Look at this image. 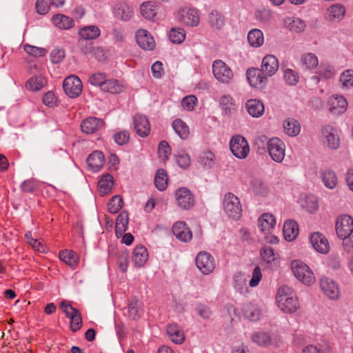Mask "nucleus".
<instances>
[{"instance_id":"f257e3e1","label":"nucleus","mask_w":353,"mask_h":353,"mask_svg":"<svg viewBox=\"0 0 353 353\" xmlns=\"http://www.w3.org/2000/svg\"><path fill=\"white\" fill-rule=\"evenodd\" d=\"M278 307L285 313L292 314L299 308V302L292 289L287 285L281 286L276 294Z\"/></svg>"},{"instance_id":"f03ea898","label":"nucleus","mask_w":353,"mask_h":353,"mask_svg":"<svg viewBox=\"0 0 353 353\" xmlns=\"http://www.w3.org/2000/svg\"><path fill=\"white\" fill-rule=\"evenodd\" d=\"M291 269L294 276L307 285H311L315 282V276L309 266L300 260L291 262Z\"/></svg>"},{"instance_id":"7ed1b4c3","label":"nucleus","mask_w":353,"mask_h":353,"mask_svg":"<svg viewBox=\"0 0 353 353\" xmlns=\"http://www.w3.org/2000/svg\"><path fill=\"white\" fill-rule=\"evenodd\" d=\"M223 210L231 219H238L242 213V207L239 198L231 192L227 193L223 201Z\"/></svg>"},{"instance_id":"20e7f679","label":"nucleus","mask_w":353,"mask_h":353,"mask_svg":"<svg viewBox=\"0 0 353 353\" xmlns=\"http://www.w3.org/2000/svg\"><path fill=\"white\" fill-rule=\"evenodd\" d=\"M232 153L238 159H244L250 153V146L247 140L241 135L233 136L230 142Z\"/></svg>"},{"instance_id":"39448f33","label":"nucleus","mask_w":353,"mask_h":353,"mask_svg":"<svg viewBox=\"0 0 353 353\" xmlns=\"http://www.w3.org/2000/svg\"><path fill=\"white\" fill-rule=\"evenodd\" d=\"M65 316L70 319V328L73 332L79 330L82 326V318L80 312L70 304L61 302L60 305Z\"/></svg>"},{"instance_id":"423d86ee","label":"nucleus","mask_w":353,"mask_h":353,"mask_svg":"<svg viewBox=\"0 0 353 353\" xmlns=\"http://www.w3.org/2000/svg\"><path fill=\"white\" fill-rule=\"evenodd\" d=\"M268 151L273 161L281 163L285 156V143L279 138H272L268 142Z\"/></svg>"},{"instance_id":"0eeeda50","label":"nucleus","mask_w":353,"mask_h":353,"mask_svg":"<svg viewBox=\"0 0 353 353\" xmlns=\"http://www.w3.org/2000/svg\"><path fill=\"white\" fill-rule=\"evenodd\" d=\"M212 72L214 77L223 83H229L233 77L232 70L221 60L213 62Z\"/></svg>"},{"instance_id":"6e6552de","label":"nucleus","mask_w":353,"mask_h":353,"mask_svg":"<svg viewBox=\"0 0 353 353\" xmlns=\"http://www.w3.org/2000/svg\"><path fill=\"white\" fill-rule=\"evenodd\" d=\"M65 93L70 98H77L82 92L83 84L81 79L75 75L66 77L63 83Z\"/></svg>"},{"instance_id":"1a4fd4ad","label":"nucleus","mask_w":353,"mask_h":353,"mask_svg":"<svg viewBox=\"0 0 353 353\" xmlns=\"http://www.w3.org/2000/svg\"><path fill=\"white\" fill-rule=\"evenodd\" d=\"M174 197L177 205L183 210L192 208L195 199L192 192L187 188H180L175 191Z\"/></svg>"},{"instance_id":"9d476101","label":"nucleus","mask_w":353,"mask_h":353,"mask_svg":"<svg viewBox=\"0 0 353 353\" xmlns=\"http://www.w3.org/2000/svg\"><path fill=\"white\" fill-rule=\"evenodd\" d=\"M196 265L203 274H209L215 268L214 257L207 252H200L195 259Z\"/></svg>"},{"instance_id":"9b49d317","label":"nucleus","mask_w":353,"mask_h":353,"mask_svg":"<svg viewBox=\"0 0 353 353\" xmlns=\"http://www.w3.org/2000/svg\"><path fill=\"white\" fill-rule=\"evenodd\" d=\"M133 127L138 136L145 138L149 136L151 131V125L149 119L145 115L137 114L133 117Z\"/></svg>"},{"instance_id":"f8f14e48","label":"nucleus","mask_w":353,"mask_h":353,"mask_svg":"<svg viewBox=\"0 0 353 353\" xmlns=\"http://www.w3.org/2000/svg\"><path fill=\"white\" fill-rule=\"evenodd\" d=\"M336 232L338 236L341 238H345L353 232V219L349 215H341L336 219Z\"/></svg>"},{"instance_id":"ddd939ff","label":"nucleus","mask_w":353,"mask_h":353,"mask_svg":"<svg viewBox=\"0 0 353 353\" xmlns=\"http://www.w3.org/2000/svg\"><path fill=\"white\" fill-rule=\"evenodd\" d=\"M179 19L186 26L194 27L199 25L200 17L198 11L194 8H182L179 11Z\"/></svg>"},{"instance_id":"4468645a","label":"nucleus","mask_w":353,"mask_h":353,"mask_svg":"<svg viewBox=\"0 0 353 353\" xmlns=\"http://www.w3.org/2000/svg\"><path fill=\"white\" fill-rule=\"evenodd\" d=\"M310 242L314 250L321 254H327L330 250L328 240L321 232H316L311 234Z\"/></svg>"},{"instance_id":"2eb2a0df","label":"nucleus","mask_w":353,"mask_h":353,"mask_svg":"<svg viewBox=\"0 0 353 353\" xmlns=\"http://www.w3.org/2000/svg\"><path fill=\"white\" fill-rule=\"evenodd\" d=\"M323 142L331 149H337L340 145V139L336 130L331 125H325L322 128Z\"/></svg>"},{"instance_id":"dca6fc26","label":"nucleus","mask_w":353,"mask_h":353,"mask_svg":"<svg viewBox=\"0 0 353 353\" xmlns=\"http://www.w3.org/2000/svg\"><path fill=\"white\" fill-rule=\"evenodd\" d=\"M266 74L258 68H250L247 70V79L251 86L263 88L267 80Z\"/></svg>"},{"instance_id":"f3484780","label":"nucleus","mask_w":353,"mask_h":353,"mask_svg":"<svg viewBox=\"0 0 353 353\" xmlns=\"http://www.w3.org/2000/svg\"><path fill=\"white\" fill-rule=\"evenodd\" d=\"M347 108L346 99L341 95L331 97L328 100L329 111L333 114L344 113Z\"/></svg>"},{"instance_id":"a211bd4d","label":"nucleus","mask_w":353,"mask_h":353,"mask_svg":"<svg viewBox=\"0 0 353 353\" xmlns=\"http://www.w3.org/2000/svg\"><path fill=\"white\" fill-rule=\"evenodd\" d=\"M172 232L182 242H188L192 238V232L184 221L176 222L172 226Z\"/></svg>"},{"instance_id":"6ab92c4d","label":"nucleus","mask_w":353,"mask_h":353,"mask_svg":"<svg viewBox=\"0 0 353 353\" xmlns=\"http://www.w3.org/2000/svg\"><path fill=\"white\" fill-rule=\"evenodd\" d=\"M320 288L323 292L331 299H336L339 296L338 285L332 279L325 277L320 280Z\"/></svg>"},{"instance_id":"aec40b11","label":"nucleus","mask_w":353,"mask_h":353,"mask_svg":"<svg viewBox=\"0 0 353 353\" xmlns=\"http://www.w3.org/2000/svg\"><path fill=\"white\" fill-rule=\"evenodd\" d=\"M137 44L143 50H152L155 47V42L152 35L145 30L141 29L136 33Z\"/></svg>"},{"instance_id":"412c9836","label":"nucleus","mask_w":353,"mask_h":353,"mask_svg":"<svg viewBox=\"0 0 353 353\" xmlns=\"http://www.w3.org/2000/svg\"><path fill=\"white\" fill-rule=\"evenodd\" d=\"M279 66L277 58L274 55L268 54L263 59L261 70L266 76L271 77L278 70Z\"/></svg>"},{"instance_id":"4be33fe9","label":"nucleus","mask_w":353,"mask_h":353,"mask_svg":"<svg viewBox=\"0 0 353 353\" xmlns=\"http://www.w3.org/2000/svg\"><path fill=\"white\" fill-rule=\"evenodd\" d=\"M275 217L270 213L263 214L258 219L260 230L265 234H270L276 225Z\"/></svg>"},{"instance_id":"5701e85b","label":"nucleus","mask_w":353,"mask_h":353,"mask_svg":"<svg viewBox=\"0 0 353 353\" xmlns=\"http://www.w3.org/2000/svg\"><path fill=\"white\" fill-rule=\"evenodd\" d=\"M345 14V7L340 3H335L328 7L325 12V18L330 21H341Z\"/></svg>"},{"instance_id":"b1692460","label":"nucleus","mask_w":353,"mask_h":353,"mask_svg":"<svg viewBox=\"0 0 353 353\" xmlns=\"http://www.w3.org/2000/svg\"><path fill=\"white\" fill-rule=\"evenodd\" d=\"M104 125L102 119L96 117H89L83 120L81 123V128L83 132L86 134H93Z\"/></svg>"},{"instance_id":"393cba45","label":"nucleus","mask_w":353,"mask_h":353,"mask_svg":"<svg viewBox=\"0 0 353 353\" xmlns=\"http://www.w3.org/2000/svg\"><path fill=\"white\" fill-rule=\"evenodd\" d=\"M51 21L55 27L60 30H69L74 26L73 19L63 14L53 15Z\"/></svg>"},{"instance_id":"a878e982","label":"nucleus","mask_w":353,"mask_h":353,"mask_svg":"<svg viewBox=\"0 0 353 353\" xmlns=\"http://www.w3.org/2000/svg\"><path fill=\"white\" fill-rule=\"evenodd\" d=\"M105 163V158L103 154L100 151H94L91 153L88 159L87 163L90 168L97 172L101 169Z\"/></svg>"},{"instance_id":"bb28decb","label":"nucleus","mask_w":353,"mask_h":353,"mask_svg":"<svg viewBox=\"0 0 353 353\" xmlns=\"http://www.w3.org/2000/svg\"><path fill=\"white\" fill-rule=\"evenodd\" d=\"M132 262L137 267H142L148 259V252L143 245L137 246L132 252Z\"/></svg>"},{"instance_id":"cd10ccee","label":"nucleus","mask_w":353,"mask_h":353,"mask_svg":"<svg viewBox=\"0 0 353 353\" xmlns=\"http://www.w3.org/2000/svg\"><path fill=\"white\" fill-rule=\"evenodd\" d=\"M167 334L170 339L176 344H181L185 340L183 331L176 323L170 324L168 326Z\"/></svg>"},{"instance_id":"c85d7f7f","label":"nucleus","mask_w":353,"mask_h":353,"mask_svg":"<svg viewBox=\"0 0 353 353\" xmlns=\"http://www.w3.org/2000/svg\"><path fill=\"white\" fill-rule=\"evenodd\" d=\"M140 10L142 16L149 21H155L157 19L156 4L152 1H145L141 3Z\"/></svg>"},{"instance_id":"c756f323","label":"nucleus","mask_w":353,"mask_h":353,"mask_svg":"<svg viewBox=\"0 0 353 353\" xmlns=\"http://www.w3.org/2000/svg\"><path fill=\"white\" fill-rule=\"evenodd\" d=\"M283 232L285 239L288 241L295 239L299 234V225L296 222L290 220L284 223Z\"/></svg>"},{"instance_id":"7c9ffc66","label":"nucleus","mask_w":353,"mask_h":353,"mask_svg":"<svg viewBox=\"0 0 353 353\" xmlns=\"http://www.w3.org/2000/svg\"><path fill=\"white\" fill-rule=\"evenodd\" d=\"M248 113L253 117H259L264 112V105L257 99L248 100L245 104Z\"/></svg>"},{"instance_id":"2f4dec72","label":"nucleus","mask_w":353,"mask_h":353,"mask_svg":"<svg viewBox=\"0 0 353 353\" xmlns=\"http://www.w3.org/2000/svg\"><path fill=\"white\" fill-rule=\"evenodd\" d=\"M101 34V30L96 26H88L79 30V35L84 40H92L98 38Z\"/></svg>"},{"instance_id":"473e14b6","label":"nucleus","mask_w":353,"mask_h":353,"mask_svg":"<svg viewBox=\"0 0 353 353\" xmlns=\"http://www.w3.org/2000/svg\"><path fill=\"white\" fill-rule=\"evenodd\" d=\"M114 185V178L110 174H106L102 176L98 182V188L99 193L103 196L109 193Z\"/></svg>"},{"instance_id":"72a5a7b5","label":"nucleus","mask_w":353,"mask_h":353,"mask_svg":"<svg viewBox=\"0 0 353 353\" xmlns=\"http://www.w3.org/2000/svg\"><path fill=\"white\" fill-rule=\"evenodd\" d=\"M47 81L42 76H34L30 78L26 83V88L31 92L41 90L46 84Z\"/></svg>"},{"instance_id":"f704fd0d","label":"nucleus","mask_w":353,"mask_h":353,"mask_svg":"<svg viewBox=\"0 0 353 353\" xmlns=\"http://www.w3.org/2000/svg\"><path fill=\"white\" fill-rule=\"evenodd\" d=\"M59 255L62 261L72 268H76L79 263V256L77 254L72 250H65L60 251Z\"/></svg>"},{"instance_id":"c9c22d12","label":"nucleus","mask_w":353,"mask_h":353,"mask_svg":"<svg viewBox=\"0 0 353 353\" xmlns=\"http://www.w3.org/2000/svg\"><path fill=\"white\" fill-rule=\"evenodd\" d=\"M103 88L101 89L103 92H107L111 94H118L123 91L124 85L117 79H105Z\"/></svg>"},{"instance_id":"e433bc0d","label":"nucleus","mask_w":353,"mask_h":353,"mask_svg":"<svg viewBox=\"0 0 353 353\" xmlns=\"http://www.w3.org/2000/svg\"><path fill=\"white\" fill-rule=\"evenodd\" d=\"M172 126L175 132L181 139H187L189 137V126L181 119H176L174 120Z\"/></svg>"},{"instance_id":"4c0bfd02","label":"nucleus","mask_w":353,"mask_h":353,"mask_svg":"<svg viewBox=\"0 0 353 353\" xmlns=\"http://www.w3.org/2000/svg\"><path fill=\"white\" fill-rule=\"evenodd\" d=\"M132 14V9L125 2L118 3L114 8L115 16L122 20H128Z\"/></svg>"},{"instance_id":"58836bf2","label":"nucleus","mask_w":353,"mask_h":353,"mask_svg":"<svg viewBox=\"0 0 353 353\" xmlns=\"http://www.w3.org/2000/svg\"><path fill=\"white\" fill-rule=\"evenodd\" d=\"M248 41L251 46L259 48L264 42L263 34L259 29H253L248 34Z\"/></svg>"},{"instance_id":"ea45409f","label":"nucleus","mask_w":353,"mask_h":353,"mask_svg":"<svg viewBox=\"0 0 353 353\" xmlns=\"http://www.w3.org/2000/svg\"><path fill=\"white\" fill-rule=\"evenodd\" d=\"M285 132L291 137L298 135L301 131L299 123L294 119H287L283 122Z\"/></svg>"},{"instance_id":"a19ab883","label":"nucleus","mask_w":353,"mask_h":353,"mask_svg":"<svg viewBox=\"0 0 353 353\" xmlns=\"http://www.w3.org/2000/svg\"><path fill=\"white\" fill-rule=\"evenodd\" d=\"M128 214L125 212H121L116 220L115 232L117 236L122 235L128 228Z\"/></svg>"},{"instance_id":"79ce46f5","label":"nucleus","mask_w":353,"mask_h":353,"mask_svg":"<svg viewBox=\"0 0 353 353\" xmlns=\"http://www.w3.org/2000/svg\"><path fill=\"white\" fill-rule=\"evenodd\" d=\"M168 183V176L163 169H159L154 177V185L160 191L165 190Z\"/></svg>"},{"instance_id":"37998d69","label":"nucleus","mask_w":353,"mask_h":353,"mask_svg":"<svg viewBox=\"0 0 353 353\" xmlns=\"http://www.w3.org/2000/svg\"><path fill=\"white\" fill-rule=\"evenodd\" d=\"M301 63L305 68L312 70L318 66L319 60L316 54L308 52L302 54L301 58Z\"/></svg>"},{"instance_id":"c03bdc74","label":"nucleus","mask_w":353,"mask_h":353,"mask_svg":"<svg viewBox=\"0 0 353 353\" xmlns=\"http://www.w3.org/2000/svg\"><path fill=\"white\" fill-rule=\"evenodd\" d=\"M169 39L172 43H181L185 39L186 33L181 28H172L169 32Z\"/></svg>"},{"instance_id":"a18cd8bd","label":"nucleus","mask_w":353,"mask_h":353,"mask_svg":"<svg viewBox=\"0 0 353 353\" xmlns=\"http://www.w3.org/2000/svg\"><path fill=\"white\" fill-rule=\"evenodd\" d=\"M243 312L244 316L250 321H254L259 319L260 310L251 303H247L243 305Z\"/></svg>"},{"instance_id":"49530a36","label":"nucleus","mask_w":353,"mask_h":353,"mask_svg":"<svg viewBox=\"0 0 353 353\" xmlns=\"http://www.w3.org/2000/svg\"><path fill=\"white\" fill-rule=\"evenodd\" d=\"M260 254L263 260L267 263H272L279 258L278 253L275 252L273 248L269 246L262 248Z\"/></svg>"},{"instance_id":"de8ad7c7","label":"nucleus","mask_w":353,"mask_h":353,"mask_svg":"<svg viewBox=\"0 0 353 353\" xmlns=\"http://www.w3.org/2000/svg\"><path fill=\"white\" fill-rule=\"evenodd\" d=\"M323 181L327 188L333 189L338 183V179L334 172L327 170L323 174Z\"/></svg>"},{"instance_id":"09e8293b","label":"nucleus","mask_w":353,"mask_h":353,"mask_svg":"<svg viewBox=\"0 0 353 353\" xmlns=\"http://www.w3.org/2000/svg\"><path fill=\"white\" fill-rule=\"evenodd\" d=\"M23 50L27 54L34 57H45L48 52L46 48L31 46L30 44H25L23 46Z\"/></svg>"},{"instance_id":"8fccbe9b","label":"nucleus","mask_w":353,"mask_h":353,"mask_svg":"<svg viewBox=\"0 0 353 353\" xmlns=\"http://www.w3.org/2000/svg\"><path fill=\"white\" fill-rule=\"evenodd\" d=\"M25 239L27 243L36 251L45 252V245L38 239H34L31 232H27L25 234Z\"/></svg>"},{"instance_id":"3c124183","label":"nucleus","mask_w":353,"mask_h":353,"mask_svg":"<svg viewBox=\"0 0 353 353\" xmlns=\"http://www.w3.org/2000/svg\"><path fill=\"white\" fill-rule=\"evenodd\" d=\"M172 150L166 141H161L159 144L158 155L163 162L166 161L171 155Z\"/></svg>"},{"instance_id":"603ef678","label":"nucleus","mask_w":353,"mask_h":353,"mask_svg":"<svg viewBox=\"0 0 353 353\" xmlns=\"http://www.w3.org/2000/svg\"><path fill=\"white\" fill-rule=\"evenodd\" d=\"M208 20L211 26L217 29L221 28L224 24V18L217 10H213L210 12Z\"/></svg>"},{"instance_id":"864d4df0","label":"nucleus","mask_w":353,"mask_h":353,"mask_svg":"<svg viewBox=\"0 0 353 353\" xmlns=\"http://www.w3.org/2000/svg\"><path fill=\"white\" fill-rule=\"evenodd\" d=\"M220 105L225 114L235 110V104L230 95H224L220 99Z\"/></svg>"},{"instance_id":"5fc2aeb1","label":"nucleus","mask_w":353,"mask_h":353,"mask_svg":"<svg viewBox=\"0 0 353 353\" xmlns=\"http://www.w3.org/2000/svg\"><path fill=\"white\" fill-rule=\"evenodd\" d=\"M122 198L119 195H115L108 203V210L112 214H116L122 208Z\"/></svg>"},{"instance_id":"6e6d98bb","label":"nucleus","mask_w":353,"mask_h":353,"mask_svg":"<svg viewBox=\"0 0 353 353\" xmlns=\"http://www.w3.org/2000/svg\"><path fill=\"white\" fill-rule=\"evenodd\" d=\"M288 28L291 31L300 32L305 29V24L303 21L296 17L288 19Z\"/></svg>"},{"instance_id":"4d7b16f0","label":"nucleus","mask_w":353,"mask_h":353,"mask_svg":"<svg viewBox=\"0 0 353 353\" xmlns=\"http://www.w3.org/2000/svg\"><path fill=\"white\" fill-rule=\"evenodd\" d=\"M128 258L129 255L126 251L121 250L119 252V256L117 259V263L119 269L122 272H126L128 267Z\"/></svg>"},{"instance_id":"13d9d810","label":"nucleus","mask_w":353,"mask_h":353,"mask_svg":"<svg viewBox=\"0 0 353 353\" xmlns=\"http://www.w3.org/2000/svg\"><path fill=\"white\" fill-rule=\"evenodd\" d=\"M106 79V76L104 73L102 72H97L92 74L88 79V82L94 85V86H99L101 90L102 89L103 85V83H105V81Z\"/></svg>"},{"instance_id":"bf43d9fd","label":"nucleus","mask_w":353,"mask_h":353,"mask_svg":"<svg viewBox=\"0 0 353 353\" xmlns=\"http://www.w3.org/2000/svg\"><path fill=\"white\" fill-rule=\"evenodd\" d=\"M299 74L292 69H286L283 73V79L287 84L294 85L299 82Z\"/></svg>"},{"instance_id":"052dcab7","label":"nucleus","mask_w":353,"mask_h":353,"mask_svg":"<svg viewBox=\"0 0 353 353\" xmlns=\"http://www.w3.org/2000/svg\"><path fill=\"white\" fill-rule=\"evenodd\" d=\"M340 82L343 87L351 88L353 86V70H347L340 77Z\"/></svg>"},{"instance_id":"680f3d73","label":"nucleus","mask_w":353,"mask_h":353,"mask_svg":"<svg viewBox=\"0 0 353 353\" xmlns=\"http://www.w3.org/2000/svg\"><path fill=\"white\" fill-rule=\"evenodd\" d=\"M196 97L194 95H190L183 99L181 101V105L185 110L188 111H192L194 110V106L196 104Z\"/></svg>"},{"instance_id":"e2e57ef3","label":"nucleus","mask_w":353,"mask_h":353,"mask_svg":"<svg viewBox=\"0 0 353 353\" xmlns=\"http://www.w3.org/2000/svg\"><path fill=\"white\" fill-rule=\"evenodd\" d=\"M114 139L119 145H124L129 141L130 134L127 130H121L114 134Z\"/></svg>"},{"instance_id":"0e129e2a","label":"nucleus","mask_w":353,"mask_h":353,"mask_svg":"<svg viewBox=\"0 0 353 353\" xmlns=\"http://www.w3.org/2000/svg\"><path fill=\"white\" fill-rule=\"evenodd\" d=\"M21 189L24 192H34L37 189V182L34 179L24 181L21 185Z\"/></svg>"},{"instance_id":"69168bd1","label":"nucleus","mask_w":353,"mask_h":353,"mask_svg":"<svg viewBox=\"0 0 353 353\" xmlns=\"http://www.w3.org/2000/svg\"><path fill=\"white\" fill-rule=\"evenodd\" d=\"M318 74L325 79H330L334 76L335 71L331 65H321Z\"/></svg>"},{"instance_id":"338daca9","label":"nucleus","mask_w":353,"mask_h":353,"mask_svg":"<svg viewBox=\"0 0 353 353\" xmlns=\"http://www.w3.org/2000/svg\"><path fill=\"white\" fill-rule=\"evenodd\" d=\"M65 57V51L63 49L54 48L50 53V59L53 63H59Z\"/></svg>"},{"instance_id":"774afa93","label":"nucleus","mask_w":353,"mask_h":353,"mask_svg":"<svg viewBox=\"0 0 353 353\" xmlns=\"http://www.w3.org/2000/svg\"><path fill=\"white\" fill-rule=\"evenodd\" d=\"M176 162L179 167L185 169L190 164V158L188 154L182 153L176 156Z\"/></svg>"}]
</instances>
